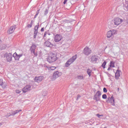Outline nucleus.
<instances>
[{
  "label": "nucleus",
  "instance_id": "nucleus-7",
  "mask_svg": "<svg viewBox=\"0 0 128 128\" xmlns=\"http://www.w3.org/2000/svg\"><path fill=\"white\" fill-rule=\"evenodd\" d=\"M107 102L112 104V106H114V96H112L111 97H108L106 100Z\"/></svg>",
  "mask_w": 128,
  "mask_h": 128
},
{
  "label": "nucleus",
  "instance_id": "nucleus-25",
  "mask_svg": "<svg viewBox=\"0 0 128 128\" xmlns=\"http://www.w3.org/2000/svg\"><path fill=\"white\" fill-rule=\"evenodd\" d=\"M48 14V9L46 8L44 11V16H46Z\"/></svg>",
  "mask_w": 128,
  "mask_h": 128
},
{
  "label": "nucleus",
  "instance_id": "nucleus-4",
  "mask_svg": "<svg viewBox=\"0 0 128 128\" xmlns=\"http://www.w3.org/2000/svg\"><path fill=\"white\" fill-rule=\"evenodd\" d=\"M116 32H118V31L114 30H112L108 31L107 33V38H112V36L114 34H116Z\"/></svg>",
  "mask_w": 128,
  "mask_h": 128
},
{
  "label": "nucleus",
  "instance_id": "nucleus-1",
  "mask_svg": "<svg viewBox=\"0 0 128 128\" xmlns=\"http://www.w3.org/2000/svg\"><path fill=\"white\" fill-rule=\"evenodd\" d=\"M58 60V57H56V54L54 53H50L48 54L47 58V61L48 62H54Z\"/></svg>",
  "mask_w": 128,
  "mask_h": 128
},
{
  "label": "nucleus",
  "instance_id": "nucleus-47",
  "mask_svg": "<svg viewBox=\"0 0 128 128\" xmlns=\"http://www.w3.org/2000/svg\"><path fill=\"white\" fill-rule=\"evenodd\" d=\"M2 126V123H0V126Z\"/></svg>",
  "mask_w": 128,
  "mask_h": 128
},
{
  "label": "nucleus",
  "instance_id": "nucleus-29",
  "mask_svg": "<svg viewBox=\"0 0 128 128\" xmlns=\"http://www.w3.org/2000/svg\"><path fill=\"white\" fill-rule=\"evenodd\" d=\"M4 47L0 48V50H6V45L3 44L2 45Z\"/></svg>",
  "mask_w": 128,
  "mask_h": 128
},
{
  "label": "nucleus",
  "instance_id": "nucleus-43",
  "mask_svg": "<svg viewBox=\"0 0 128 128\" xmlns=\"http://www.w3.org/2000/svg\"><path fill=\"white\" fill-rule=\"evenodd\" d=\"M44 28H41V32H44Z\"/></svg>",
  "mask_w": 128,
  "mask_h": 128
},
{
  "label": "nucleus",
  "instance_id": "nucleus-18",
  "mask_svg": "<svg viewBox=\"0 0 128 128\" xmlns=\"http://www.w3.org/2000/svg\"><path fill=\"white\" fill-rule=\"evenodd\" d=\"M92 62H98V56L96 55H94L91 57Z\"/></svg>",
  "mask_w": 128,
  "mask_h": 128
},
{
  "label": "nucleus",
  "instance_id": "nucleus-42",
  "mask_svg": "<svg viewBox=\"0 0 128 128\" xmlns=\"http://www.w3.org/2000/svg\"><path fill=\"white\" fill-rule=\"evenodd\" d=\"M18 56L19 58H22V54H18Z\"/></svg>",
  "mask_w": 128,
  "mask_h": 128
},
{
  "label": "nucleus",
  "instance_id": "nucleus-19",
  "mask_svg": "<svg viewBox=\"0 0 128 128\" xmlns=\"http://www.w3.org/2000/svg\"><path fill=\"white\" fill-rule=\"evenodd\" d=\"M12 56L14 58L15 60H20L18 54L16 52L14 53L12 55Z\"/></svg>",
  "mask_w": 128,
  "mask_h": 128
},
{
  "label": "nucleus",
  "instance_id": "nucleus-36",
  "mask_svg": "<svg viewBox=\"0 0 128 128\" xmlns=\"http://www.w3.org/2000/svg\"><path fill=\"white\" fill-rule=\"evenodd\" d=\"M104 92H108V90H106V88H104L103 89Z\"/></svg>",
  "mask_w": 128,
  "mask_h": 128
},
{
  "label": "nucleus",
  "instance_id": "nucleus-8",
  "mask_svg": "<svg viewBox=\"0 0 128 128\" xmlns=\"http://www.w3.org/2000/svg\"><path fill=\"white\" fill-rule=\"evenodd\" d=\"M60 76H62V73H60L58 71H56L54 73L53 76H52V78H53V80H56V78H58Z\"/></svg>",
  "mask_w": 128,
  "mask_h": 128
},
{
  "label": "nucleus",
  "instance_id": "nucleus-11",
  "mask_svg": "<svg viewBox=\"0 0 128 128\" xmlns=\"http://www.w3.org/2000/svg\"><path fill=\"white\" fill-rule=\"evenodd\" d=\"M62 36L56 34L54 38V40L56 42H58L62 40Z\"/></svg>",
  "mask_w": 128,
  "mask_h": 128
},
{
  "label": "nucleus",
  "instance_id": "nucleus-3",
  "mask_svg": "<svg viewBox=\"0 0 128 128\" xmlns=\"http://www.w3.org/2000/svg\"><path fill=\"white\" fill-rule=\"evenodd\" d=\"M3 56L8 62H10L12 60V55L10 53L5 54H4Z\"/></svg>",
  "mask_w": 128,
  "mask_h": 128
},
{
  "label": "nucleus",
  "instance_id": "nucleus-12",
  "mask_svg": "<svg viewBox=\"0 0 128 128\" xmlns=\"http://www.w3.org/2000/svg\"><path fill=\"white\" fill-rule=\"evenodd\" d=\"M16 26L14 25L13 26H12L8 30V32L9 34H12L14 32V30H16Z\"/></svg>",
  "mask_w": 128,
  "mask_h": 128
},
{
  "label": "nucleus",
  "instance_id": "nucleus-49",
  "mask_svg": "<svg viewBox=\"0 0 128 128\" xmlns=\"http://www.w3.org/2000/svg\"><path fill=\"white\" fill-rule=\"evenodd\" d=\"M48 36H50V33H48Z\"/></svg>",
  "mask_w": 128,
  "mask_h": 128
},
{
  "label": "nucleus",
  "instance_id": "nucleus-48",
  "mask_svg": "<svg viewBox=\"0 0 128 128\" xmlns=\"http://www.w3.org/2000/svg\"><path fill=\"white\" fill-rule=\"evenodd\" d=\"M118 92H120V88H118Z\"/></svg>",
  "mask_w": 128,
  "mask_h": 128
},
{
  "label": "nucleus",
  "instance_id": "nucleus-6",
  "mask_svg": "<svg viewBox=\"0 0 128 128\" xmlns=\"http://www.w3.org/2000/svg\"><path fill=\"white\" fill-rule=\"evenodd\" d=\"M84 54L85 56H88L92 54V50L88 47L85 48L84 50Z\"/></svg>",
  "mask_w": 128,
  "mask_h": 128
},
{
  "label": "nucleus",
  "instance_id": "nucleus-39",
  "mask_svg": "<svg viewBox=\"0 0 128 128\" xmlns=\"http://www.w3.org/2000/svg\"><path fill=\"white\" fill-rule=\"evenodd\" d=\"M46 34H48V32H44V38H46Z\"/></svg>",
  "mask_w": 128,
  "mask_h": 128
},
{
  "label": "nucleus",
  "instance_id": "nucleus-46",
  "mask_svg": "<svg viewBox=\"0 0 128 128\" xmlns=\"http://www.w3.org/2000/svg\"><path fill=\"white\" fill-rule=\"evenodd\" d=\"M38 16V15H36V14L34 16V18H36Z\"/></svg>",
  "mask_w": 128,
  "mask_h": 128
},
{
  "label": "nucleus",
  "instance_id": "nucleus-22",
  "mask_svg": "<svg viewBox=\"0 0 128 128\" xmlns=\"http://www.w3.org/2000/svg\"><path fill=\"white\" fill-rule=\"evenodd\" d=\"M77 78L78 80H84V76L82 75H79L77 76Z\"/></svg>",
  "mask_w": 128,
  "mask_h": 128
},
{
  "label": "nucleus",
  "instance_id": "nucleus-23",
  "mask_svg": "<svg viewBox=\"0 0 128 128\" xmlns=\"http://www.w3.org/2000/svg\"><path fill=\"white\" fill-rule=\"evenodd\" d=\"M92 71L90 69L88 68L87 70V74H88V75H89V76H92Z\"/></svg>",
  "mask_w": 128,
  "mask_h": 128
},
{
  "label": "nucleus",
  "instance_id": "nucleus-5",
  "mask_svg": "<svg viewBox=\"0 0 128 128\" xmlns=\"http://www.w3.org/2000/svg\"><path fill=\"white\" fill-rule=\"evenodd\" d=\"M115 26H118L119 24H120L122 22V18H117L114 19L113 22Z\"/></svg>",
  "mask_w": 128,
  "mask_h": 128
},
{
  "label": "nucleus",
  "instance_id": "nucleus-38",
  "mask_svg": "<svg viewBox=\"0 0 128 128\" xmlns=\"http://www.w3.org/2000/svg\"><path fill=\"white\" fill-rule=\"evenodd\" d=\"M38 14H40V10H38L36 12V16H38Z\"/></svg>",
  "mask_w": 128,
  "mask_h": 128
},
{
  "label": "nucleus",
  "instance_id": "nucleus-26",
  "mask_svg": "<svg viewBox=\"0 0 128 128\" xmlns=\"http://www.w3.org/2000/svg\"><path fill=\"white\" fill-rule=\"evenodd\" d=\"M106 61H104V62H103V64L102 65V68H106Z\"/></svg>",
  "mask_w": 128,
  "mask_h": 128
},
{
  "label": "nucleus",
  "instance_id": "nucleus-27",
  "mask_svg": "<svg viewBox=\"0 0 128 128\" xmlns=\"http://www.w3.org/2000/svg\"><path fill=\"white\" fill-rule=\"evenodd\" d=\"M46 94H48V92L46 91H43L42 92V96H46Z\"/></svg>",
  "mask_w": 128,
  "mask_h": 128
},
{
  "label": "nucleus",
  "instance_id": "nucleus-50",
  "mask_svg": "<svg viewBox=\"0 0 128 128\" xmlns=\"http://www.w3.org/2000/svg\"><path fill=\"white\" fill-rule=\"evenodd\" d=\"M4 88H6V86H4Z\"/></svg>",
  "mask_w": 128,
  "mask_h": 128
},
{
  "label": "nucleus",
  "instance_id": "nucleus-33",
  "mask_svg": "<svg viewBox=\"0 0 128 128\" xmlns=\"http://www.w3.org/2000/svg\"><path fill=\"white\" fill-rule=\"evenodd\" d=\"M96 116H98V118H100V116H104V115H102V114L100 115L99 114H97Z\"/></svg>",
  "mask_w": 128,
  "mask_h": 128
},
{
  "label": "nucleus",
  "instance_id": "nucleus-32",
  "mask_svg": "<svg viewBox=\"0 0 128 128\" xmlns=\"http://www.w3.org/2000/svg\"><path fill=\"white\" fill-rule=\"evenodd\" d=\"M102 98H104V100H106V98H107L106 94H104L102 96Z\"/></svg>",
  "mask_w": 128,
  "mask_h": 128
},
{
  "label": "nucleus",
  "instance_id": "nucleus-21",
  "mask_svg": "<svg viewBox=\"0 0 128 128\" xmlns=\"http://www.w3.org/2000/svg\"><path fill=\"white\" fill-rule=\"evenodd\" d=\"M94 96H99L100 98V96H102V92L98 90L95 94Z\"/></svg>",
  "mask_w": 128,
  "mask_h": 128
},
{
  "label": "nucleus",
  "instance_id": "nucleus-24",
  "mask_svg": "<svg viewBox=\"0 0 128 128\" xmlns=\"http://www.w3.org/2000/svg\"><path fill=\"white\" fill-rule=\"evenodd\" d=\"M114 61H111L110 62V68H114Z\"/></svg>",
  "mask_w": 128,
  "mask_h": 128
},
{
  "label": "nucleus",
  "instance_id": "nucleus-16",
  "mask_svg": "<svg viewBox=\"0 0 128 128\" xmlns=\"http://www.w3.org/2000/svg\"><path fill=\"white\" fill-rule=\"evenodd\" d=\"M36 45L34 44H32L30 48L31 52H36Z\"/></svg>",
  "mask_w": 128,
  "mask_h": 128
},
{
  "label": "nucleus",
  "instance_id": "nucleus-9",
  "mask_svg": "<svg viewBox=\"0 0 128 128\" xmlns=\"http://www.w3.org/2000/svg\"><path fill=\"white\" fill-rule=\"evenodd\" d=\"M20 112H22V110H16V111H12L11 113H9L6 115V118H8V116H16V114H18Z\"/></svg>",
  "mask_w": 128,
  "mask_h": 128
},
{
  "label": "nucleus",
  "instance_id": "nucleus-37",
  "mask_svg": "<svg viewBox=\"0 0 128 128\" xmlns=\"http://www.w3.org/2000/svg\"><path fill=\"white\" fill-rule=\"evenodd\" d=\"M38 30H35L34 31V34L37 35L38 36Z\"/></svg>",
  "mask_w": 128,
  "mask_h": 128
},
{
  "label": "nucleus",
  "instance_id": "nucleus-20",
  "mask_svg": "<svg viewBox=\"0 0 128 128\" xmlns=\"http://www.w3.org/2000/svg\"><path fill=\"white\" fill-rule=\"evenodd\" d=\"M93 100H94L96 102H100V97L96 96V95H94Z\"/></svg>",
  "mask_w": 128,
  "mask_h": 128
},
{
  "label": "nucleus",
  "instance_id": "nucleus-28",
  "mask_svg": "<svg viewBox=\"0 0 128 128\" xmlns=\"http://www.w3.org/2000/svg\"><path fill=\"white\" fill-rule=\"evenodd\" d=\"M32 23H33L32 20H31L30 24H28L27 26L28 28H32Z\"/></svg>",
  "mask_w": 128,
  "mask_h": 128
},
{
  "label": "nucleus",
  "instance_id": "nucleus-17",
  "mask_svg": "<svg viewBox=\"0 0 128 128\" xmlns=\"http://www.w3.org/2000/svg\"><path fill=\"white\" fill-rule=\"evenodd\" d=\"M120 76V70H117L115 74V78L116 80H118V78Z\"/></svg>",
  "mask_w": 128,
  "mask_h": 128
},
{
  "label": "nucleus",
  "instance_id": "nucleus-40",
  "mask_svg": "<svg viewBox=\"0 0 128 128\" xmlns=\"http://www.w3.org/2000/svg\"><path fill=\"white\" fill-rule=\"evenodd\" d=\"M68 2V0H64L63 4H66V2Z\"/></svg>",
  "mask_w": 128,
  "mask_h": 128
},
{
  "label": "nucleus",
  "instance_id": "nucleus-41",
  "mask_svg": "<svg viewBox=\"0 0 128 128\" xmlns=\"http://www.w3.org/2000/svg\"><path fill=\"white\" fill-rule=\"evenodd\" d=\"M80 98V96L78 95L76 100H78V98Z\"/></svg>",
  "mask_w": 128,
  "mask_h": 128
},
{
  "label": "nucleus",
  "instance_id": "nucleus-31",
  "mask_svg": "<svg viewBox=\"0 0 128 128\" xmlns=\"http://www.w3.org/2000/svg\"><path fill=\"white\" fill-rule=\"evenodd\" d=\"M32 54H34V56H38V52H36V51H34V52H31Z\"/></svg>",
  "mask_w": 128,
  "mask_h": 128
},
{
  "label": "nucleus",
  "instance_id": "nucleus-44",
  "mask_svg": "<svg viewBox=\"0 0 128 128\" xmlns=\"http://www.w3.org/2000/svg\"><path fill=\"white\" fill-rule=\"evenodd\" d=\"M36 36H37V35L34 34V38H36Z\"/></svg>",
  "mask_w": 128,
  "mask_h": 128
},
{
  "label": "nucleus",
  "instance_id": "nucleus-35",
  "mask_svg": "<svg viewBox=\"0 0 128 128\" xmlns=\"http://www.w3.org/2000/svg\"><path fill=\"white\" fill-rule=\"evenodd\" d=\"M16 94H20V92H22V91L18 90H16Z\"/></svg>",
  "mask_w": 128,
  "mask_h": 128
},
{
  "label": "nucleus",
  "instance_id": "nucleus-14",
  "mask_svg": "<svg viewBox=\"0 0 128 128\" xmlns=\"http://www.w3.org/2000/svg\"><path fill=\"white\" fill-rule=\"evenodd\" d=\"M30 88H31L30 85V84L26 85L22 89L23 92H27L30 90Z\"/></svg>",
  "mask_w": 128,
  "mask_h": 128
},
{
  "label": "nucleus",
  "instance_id": "nucleus-15",
  "mask_svg": "<svg viewBox=\"0 0 128 128\" xmlns=\"http://www.w3.org/2000/svg\"><path fill=\"white\" fill-rule=\"evenodd\" d=\"M44 46L47 48H52V44L48 40H46L44 42Z\"/></svg>",
  "mask_w": 128,
  "mask_h": 128
},
{
  "label": "nucleus",
  "instance_id": "nucleus-13",
  "mask_svg": "<svg viewBox=\"0 0 128 128\" xmlns=\"http://www.w3.org/2000/svg\"><path fill=\"white\" fill-rule=\"evenodd\" d=\"M44 80V76H36L34 78V82H40Z\"/></svg>",
  "mask_w": 128,
  "mask_h": 128
},
{
  "label": "nucleus",
  "instance_id": "nucleus-30",
  "mask_svg": "<svg viewBox=\"0 0 128 128\" xmlns=\"http://www.w3.org/2000/svg\"><path fill=\"white\" fill-rule=\"evenodd\" d=\"M40 26V25H38V24L35 27H34V30H38V26Z\"/></svg>",
  "mask_w": 128,
  "mask_h": 128
},
{
  "label": "nucleus",
  "instance_id": "nucleus-2",
  "mask_svg": "<svg viewBox=\"0 0 128 128\" xmlns=\"http://www.w3.org/2000/svg\"><path fill=\"white\" fill-rule=\"evenodd\" d=\"M76 60V55L73 56L72 58H70L69 60H68L65 64V66L66 68H68V66H70Z\"/></svg>",
  "mask_w": 128,
  "mask_h": 128
},
{
  "label": "nucleus",
  "instance_id": "nucleus-10",
  "mask_svg": "<svg viewBox=\"0 0 128 128\" xmlns=\"http://www.w3.org/2000/svg\"><path fill=\"white\" fill-rule=\"evenodd\" d=\"M44 68H46L48 70V72H52V70H54L56 68V66H50L46 64H44Z\"/></svg>",
  "mask_w": 128,
  "mask_h": 128
},
{
  "label": "nucleus",
  "instance_id": "nucleus-45",
  "mask_svg": "<svg viewBox=\"0 0 128 128\" xmlns=\"http://www.w3.org/2000/svg\"><path fill=\"white\" fill-rule=\"evenodd\" d=\"M108 70H110V68H108Z\"/></svg>",
  "mask_w": 128,
  "mask_h": 128
},
{
  "label": "nucleus",
  "instance_id": "nucleus-34",
  "mask_svg": "<svg viewBox=\"0 0 128 128\" xmlns=\"http://www.w3.org/2000/svg\"><path fill=\"white\" fill-rule=\"evenodd\" d=\"M4 82L2 79H0V86H4Z\"/></svg>",
  "mask_w": 128,
  "mask_h": 128
}]
</instances>
